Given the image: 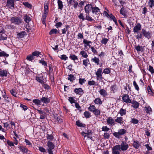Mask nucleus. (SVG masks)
<instances>
[{
	"instance_id": "1",
	"label": "nucleus",
	"mask_w": 154,
	"mask_h": 154,
	"mask_svg": "<svg viewBox=\"0 0 154 154\" xmlns=\"http://www.w3.org/2000/svg\"><path fill=\"white\" fill-rule=\"evenodd\" d=\"M142 35L149 39L151 37L152 33V32L149 31L147 32L146 30L143 29L141 30V33H139L136 35L135 37L138 40L141 39L142 38Z\"/></svg>"
},
{
	"instance_id": "2",
	"label": "nucleus",
	"mask_w": 154,
	"mask_h": 154,
	"mask_svg": "<svg viewBox=\"0 0 154 154\" xmlns=\"http://www.w3.org/2000/svg\"><path fill=\"white\" fill-rule=\"evenodd\" d=\"M10 20L12 23L19 25L22 23V20L20 17L15 16L11 18Z\"/></svg>"
},
{
	"instance_id": "3",
	"label": "nucleus",
	"mask_w": 154,
	"mask_h": 154,
	"mask_svg": "<svg viewBox=\"0 0 154 154\" xmlns=\"http://www.w3.org/2000/svg\"><path fill=\"white\" fill-rule=\"evenodd\" d=\"M48 146V150L49 154H53V149L54 147V145L53 143L51 141H48L47 143Z\"/></svg>"
},
{
	"instance_id": "4",
	"label": "nucleus",
	"mask_w": 154,
	"mask_h": 154,
	"mask_svg": "<svg viewBox=\"0 0 154 154\" xmlns=\"http://www.w3.org/2000/svg\"><path fill=\"white\" fill-rule=\"evenodd\" d=\"M141 29V25L139 23H137V25L135 26L133 28V31L135 33L138 34L139 33Z\"/></svg>"
},
{
	"instance_id": "5",
	"label": "nucleus",
	"mask_w": 154,
	"mask_h": 154,
	"mask_svg": "<svg viewBox=\"0 0 154 154\" xmlns=\"http://www.w3.org/2000/svg\"><path fill=\"white\" fill-rule=\"evenodd\" d=\"M14 0H7L6 6L10 9L14 8Z\"/></svg>"
},
{
	"instance_id": "6",
	"label": "nucleus",
	"mask_w": 154,
	"mask_h": 154,
	"mask_svg": "<svg viewBox=\"0 0 154 154\" xmlns=\"http://www.w3.org/2000/svg\"><path fill=\"white\" fill-rule=\"evenodd\" d=\"M119 151H120V145H118L113 147L112 152L113 154H120Z\"/></svg>"
},
{
	"instance_id": "7",
	"label": "nucleus",
	"mask_w": 154,
	"mask_h": 154,
	"mask_svg": "<svg viewBox=\"0 0 154 154\" xmlns=\"http://www.w3.org/2000/svg\"><path fill=\"white\" fill-rule=\"evenodd\" d=\"M122 101L126 103H131V100L130 99L129 95L127 94H123L122 96Z\"/></svg>"
},
{
	"instance_id": "8",
	"label": "nucleus",
	"mask_w": 154,
	"mask_h": 154,
	"mask_svg": "<svg viewBox=\"0 0 154 154\" xmlns=\"http://www.w3.org/2000/svg\"><path fill=\"white\" fill-rule=\"evenodd\" d=\"M93 7L91 4H88L85 7L84 9L85 12L86 14L89 13L91 11H92Z\"/></svg>"
},
{
	"instance_id": "9",
	"label": "nucleus",
	"mask_w": 154,
	"mask_h": 154,
	"mask_svg": "<svg viewBox=\"0 0 154 154\" xmlns=\"http://www.w3.org/2000/svg\"><path fill=\"white\" fill-rule=\"evenodd\" d=\"M120 149H121L122 151H125L128 148V145L125 142L122 141L121 144Z\"/></svg>"
},
{
	"instance_id": "10",
	"label": "nucleus",
	"mask_w": 154,
	"mask_h": 154,
	"mask_svg": "<svg viewBox=\"0 0 154 154\" xmlns=\"http://www.w3.org/2000/svg\"><path fill=\"white\" fill-rule=\"evenodd\" d=\"M92 12L93 14H95L96 15H98L99 14V13L100 12V9L97 7H94L93 8Z\"/></svg>"
},
{
	"instance_id": "11",
	"label": "nucleus",
	"mask_w": 154,
	"mask_h": 154,
	"mask_svg": "<svg viewBox=\"0 0 154 154\" xmlns=\"http://www.w3.org/2000/svg\"><path fill=\"white\" fill-rule=\"evenodd\" d=\"M114 120L111 117H109L106 120V124L107 125H113L115 124Z\"/></svg>"
},
{
	"instance_id": "12",
	"label": "nucleus",
	"mask_w": 154,
	"mask_h": 154,
	"mask_svg": "<svg viewBox=\"0 0 154 154\" xmlns=\"http://www.w3.org/2000/svg\"><path fill=\"white\" fill-rule=\"evenodd\" d=\"M40 99L41 102L44 103H49L50 101V98L45 97H42Z\"/></svg>"
},
{
	"instance_id": "13",
	"label": "nucleus",
	"mask_w": 154,
	"mask_h": 154,
	"mask_svg": "<svg viewBox=\"0 0 154 154\" xmlns=\"http://www.w3.org/2000/svg\"><path fill=\"white\" fill-rule=\"evenodd\" d=\"M74 92L77 94L79 95H82L84 91L81 88H76L74 90Z\"/></svg>"
},
{
	"instance_id": "14",
	"label": "nucleus",
	"mask_w": 154,
	"mask_h": 154,
	"mask_svg": "<svg viewBox=\"0 0 154 154\" xmlns=\"http://www.w3.org/2000/svg\"><path fill=\"white\" fill-rule=\"evenodd\" d=\"M131 103L132 104L131 106L134 108L137 109L139 107V103L136 101L134 100L132 101H131V103Z\"/></svg>"
},
{
	"instance_id": "15",
	"label": "nucleus",
	"mask_w": 154,
	"mask_h": 154,
	"mask_svg": "<svg viewBox=\"0 0 154 154\" xmlns=\"http://www.w3.org/2000/svg\"><path fill=\"white\" fill-rule=\"evenodd\" d=\"M115 122L120 125H122L123 124L124 122L123 118L122 117H117L115 120Z\"/></svg>"
},
{
	"instance_id": "16",
	"label": "nucleus",
	"mask_w": 154,
	"mask_h": 154,
	"mask_svg": "<svg viewBox=\"0 0 154 154\" xmlns=\"http://www.w3.org/2000/svg\"><path fill=\"white\" fill-rule=\"evenodd\" d=\"M141 143H140L137 141H134L133 144V146L136 149H138L140 146Z\"/></svg>"
},
{
	"instance_id": "17",
	"label": "nucleus",
	"mask_w": 154,
	"mask_h": 154,
	"mask_svg": "<svg viewBox=\"0 0 154 154\" xmlns=\"http://www.w3.org/2000/svg\"><path fill=\"white\" fill-rule=\"evenodd\" d=\"M48 3H45L44 5V14L47 15L48 12Z\"/></svg>"
},
{
	"instance_id": "18",
	"label": "nucleus",
	"mask_w": 154,
	"mask_h": 154,
	"mask_svg": "<svg viewBox=\"0 0 154 154\" xmlns=\"http://www.w3.org/2000/svg\"><path fill=\"white\" fill-rule=\"evenodd\" d=\"M8 74V71L4 70H0V76L2 77L6 76Z\"/></svg>"
},
{
	"instance_id": "19",
	"label": "nucleus",
	"mask_w": 154,
	"mask_h": 154,
	"mask_svg": "<svg viewBox=\"0 0 154 154\" xmlns=\"http://www.w3.org/2000/svg\"><path fill=\"white\" fill-rule=\"evenodd\" d=\"M85 20H86L90 22H92L93 21H95L94 19L91 17L89 15V13L86 14Z\"/></svg>"
},
{
	"instance_id": "20",
	"label": "nucleus",
	"mask_w": 154,
	"mask_h": 154,
	"mask_svg": "<svg viewBox=\"0 0 154 154\" xmlns=\"http://www.w3.org/2000/svg\"><path fill=\"white\" fill-rule=\"evenodd\" d=\"M0 57H8L9 56V54L6 53L5 51H2L0 49Z\"/></svg>"
},
{
	"instance_id": "21",
	"label": "nucleus",
	"mask_w": 154,
	"mask_h": 154,
	"mask_svg": "<svg viewBox=\"0 0 154 154\" xmlns=\"http://www.w3.org/2000/svg\"><path fill=\"white\" fill-rule=\"evenodd\" d=\"M20 150L23 152L27 153L28 151V149L23 146H20L19 147Z\"/></svg>"
},
{
	"instance_id": "22",
	"label": "nucleus",
	"mask_w": 154,
	"mask_h": 154,
	"mask_svg": "<svg viewBox=\"0 0 154 154\" xmlns=\"http://www.w3.org/2000/svg\"><path fill=\"white\" fill-rule=\"evenodd\" d=\"M57 4L58 9L62 10L63 6L62 2L60 0H58L57 1Z\"/></svg>"
},
{
	"instance_id": "23",
	"label": "nucleus",
	"mask_w": 154,
	"mask_h": 154,
	"mask_svg": "<svg viewBox=\"0 0 154 154\" xmlns=\"http://www.w3.org/2000/svg\"><path fill=\"white\" fill-rule=\"evenodd\" d=\"M24 20L26 23H28L31 20V18L30 17L28 16L27 15H26L23 17Z\"/></svg>"
},
{
	"instance_id": "24",
	"label": "nucleus",
	"mask_w": 154,
	"mask_h": 154,
	"mask_svg": "<svg viewBox=\"0 0 154 154\" xmlns=\"http://www.w3.org/2000/svg\"><path fill=\"white\" fill-rule=\"evenodd\" d=\"M126 110L125 109H124L123 108H121L119 112L121 116H123L126 114Z\"/></svg>"
},
{
	"instance_id": "25",
	"label": "nucleus",
	"mask_w": 154,
	"mask_h": 154,
	"mask_svg": "<svg viewBox=\"0 0 154 154\" xmlns=\"http://www.w3.org/2000/svg\"><path fill=\"white\" fill-rule=\"evenodd\" d=\"M120 14L124 16H126V15L127 12L124 8H122L120 11Z\"/></svg>"
},
{
	"instance_id": "26",
	"label": "nucleus",
	"mask_w": 154,
	"mask_h": 154,
	"mask_svg": "<svg viewBox=\"0 0 154 154\" xmlns=\"http://www.w3.org/2000/svg\"><path fill=\"white\" fill-rule=\"evenodd\" d=\"M26 32L25 31H22L21 32L18 33L17 35L18 37V38H22L24 37Z\"/></svg>"
},
{
	"instance_id": "27",
	"label": "nucleus",
	"mask_w": 154,
	"mask_h": 154,
	"mask_svg": "<svg viewBox=\"0 0 154 154\" xmlns=\"http://www.w3.org/2000/svg\"><path fill=\"white\" fill-rule=\"evenodd\" d=\"M100 93L103 97L106 96L107 94L106 91L103 89H101L100 91Z\"/></svg>"
},
{
	"instance_id": "28",
	"label": "nucleus",
	"mask_w": 154,
	"mask_h": 154,
	"mask_svg": "<svg viewBox=\"0 0 154 154\" xmlns=\"http://www.w3.org/2000/svg\"><path fill=\"white\" fill-rule=\"evenodd\" d=\"M92 112L95 116H98L100 115V111L99 109H98L97 108H96L94 110V111Z\"/></svg>"
},
{
	"instance_id": "29",
	"label": "nucleus",
	"mask_w": 154,
	"mask_h": 154,
	"mask_svg": "<svg viewBox=\"0 0 154 154\" xmlns=\"http://www.w3.org/2000/svg\"><path fill=\"white\" fill-rule=\"evenodd\" d=\"M32 102L35 105H41V99L40 100L37 99H34L33 100Z\"/></svg>"
},
{
	"instance_id": "30",
	"label": "nucleus",
	"mask_w": 154,
	"mask_h": 154,
	"mask_svg": "<svg viewBox=\"0 0 154 154\" xmlns=\"http://www.w3.org/2000/svg\"><path fill=\"white\" fill-rule=\"evenodd\" d=\"M94 103L97 104L101 105L102 102L101 99L99 98H97L95 99L94 101Z\"/></svg>"
},
{
	"instance_id": "31",
	"label": "nucleus",
	"mask_w": 154,
	"mask_h": 154,
	"mask_svg": "<svg viewBox=\"0 0 154 154\" xmlns=\"http://www.w3.org/2000/svg\"><path fill=\"white\" fill-rule=\"evenodd\" d=\"M75 78L74 77L73 75L70 74L68 75V79L69 80L70 82H73V81L75 80Z\"/></svg>"
},
{
	"instance_id": "32",
	"label": "nucleus",
	"mask_w": 154,
	"mask_h": 154,
	"mask_svg": "<svg viewBox=\"0 0 154 154\" xmlns=\"http://www.w3.org/2000/svg\"><path fill=\"white\" fill-rule=\"evenodd\" d=\"M59 32L56 29H52L49 32V34L51 35L54 34L59 33Z\"/></svg>"
},
{
	"instance_id": "33",
	"label": "nucleus",
	"mask_w": 154,
	"mask_h": 154,
	"mask_svg": "<svg viewBox=\"0 0 154 154\" xmlns=\"http://www.w3.org/2000/svg\"><path fill=\"white\" fill-rule=\"evenodd\" d=\"M76 125L80 127H84L85 126V124L82 123L79 121H76Z\"/></svg>"
},
{
	"instance_id": "34",
	"label": "nucleus",
	"mask_w": 154,
	"mask_h": 154,
	"mask_svg": "<svg viewBox=\"0 0 154 154\" xmlns=\"http://www.w3.org/2000/svg\"><path fill=\"white\" fill-rule=\"evenodd\" d=\"M70 28L69 26L66 25L65 26V28L61 30L62 33L63 34H65L66 33V32L68 31V30Z\"/></svg>"
},
{
	"instance_id": "35",
	"label": "nucleus",
	"mask_w": 154,
	"mask_h": 154,
	"mask_svg": "<svg viewBox=\"0 0 154 154\" xmlns=\"http://www.w3.org/2000/svg\"><path fill=\"white\" fill-rule=\"evenodd\" d=\"M34 58L35 57L33 56L32 54H29L28 55L26 58V59L27 60L30 61H32V60H34Z\"/></svg>"
},
{
	"instance_id": "36",
	"label": "nucleus",
	"mask_w": 154,
	"mask_h": 154,
	"mask_svg": "<svg viewBox=\"0 0 154 154\" xmlns=\"http://www.w3.org/2000/svg\"><path fill=\"white\" fill-rule=\"evenodd\" d=\"M36 80L38 82H39L42 85L45 83L42 80V78L41 77H36Z\"/></svg>"
},
{
	"instance_id": "37",
	"label": "nucleus",
	"mask_w": 154,
	"mask_h": 154,
	"mask_svg": "<svg viewBox=\"0 0 154 154\" xmlns=\"http://www.w3.org/2000/svg\"><path fill=\"white\" fill-rule=\"evenodd\" d=\"M126 131L124 129H120L118 131V133L120 135H123L126 133Z\"/></svg>"
},
{
	"instance_id": "38",
	"label": "nucleus",
	"mask_w": 154,
	"mask_h": 154,
	"mask_svg": "<svg viewBox=\"0 0 154 154\" xmlns=\"http://www.w3.org/2000/svg\"><path fill=\"white\" fill-rule=\"evenodd\" d=\"M80 54L81 55L82 57L87 58L88 57V55L85 51H82L80 52Z\"/></svg>"
},
{
	"instance_id": "39",
	"label": "nucleus",
	"mask_w": 154,
	"mask_h": 154,
	"mask_svg": "<svg viewBox=\"0 0 154 154\" xmlns=\"http://www.w3.org/2000/svg\"><path fill=\"white\" fill-rule=\"evenodd\" d=\"M83 65L86 67L88 66V64H90L88 59L87 58L86 59L83 60Z\"/></svg>"
},
{
	"instance_id": "40",
	"label": "nucleus",
	"mask_w": 154,
	"mask_h": 154,
	"mask_svg": "<svg viewBox=\"0 0 154 154\" xmlns=\"http://www.w3.org/2000/svg\"><path fill=\"white\" fill-rule=\"evenodd\" d=\"M91 60L95 63H96L97 65L99 64V60L98 58H97L96 57H94L93 58H92Z\"/></svg>"
},
{
	"instance_id": "41",
	"label": "nucleus",
	"mask_w": 154,
	"mask_h": 154,
	"mask_svg": "<svg viewBox=\"0 0 154 154\" xmlns=\"http://www.w3.org/2000/svg\"><path fill=\"white\" fill-rule=\"evenodd\" d=\"M47 15H43L42 18V23L43 24L45 25V26H46L45 21Z\"/></svg>"
},
{
	"instance_id": "42",
	"label": "nucleus",
	"mask_w": 154,
	"mask_h": 154,
	"mask_svg": "<svg viewBox=\"0 0 154 154\" xmlns=\"http://www.w3.org/2000/svg\"><path fill=\"white\" fill-rule=\"evenodd\" d=\"M23 4L26 7L31 8L32 7V5L31 4L29 3L28 2H23Z\"/></svg>"
},
{
	"instance_id": "43",
	"label": "nucleus",
	"mask_w": 154,
	"mask_h": 154,
	"mask_svg": "<svg viewBox=\"0 0 154 154\" xmlns=\"http://www.w3.org/2000/svg\"><path fill=\"white\" fill-rule=\"evenodd\" d=\"M84 115L86 118H89L91 116L90 113L89 111H85L84 113Z\"/></svg>"
},
{
	"instance_id": "44",
	"label": "nucleus",
	"mask_w": 154,
	"mask_h": 154,
	"mask_svg": "<svg viewBox=\"0 0 154 154\" xmlns=\"http://www.w3.org/2000/svg\"><path fill=\"white\" fill-rule=\"evenodd\" d=\"M96 108L94 105H91L88 109L90 111L92 112L94 111V110Z\"/></svg>"
},
{
	"instance_id": "45",
	"label": "nucleus",
	"mask_w": 154,
	"mask_h": 154,
	"mask_svg": "<svg viewBox=\"0 0 154 154\" xmlns=\"http://www.w3.org/2000/svg\"><path fill=\"white\" fill-rule=\"evenodd\" d=\"M95 74L96 76L102 75V69L101 68L98 69L97 72H96Z\"/></svg>"
},
{
	"instance_id": "46",
	"label": "nucleus",
	"mask_w": 154,
	"mask_h": 154,
	"mask_svg": "<svg viewBox=\"0 0 154 154\" xmlns=\"http://www.w3.org/2000/svg\"><path fill=\"white\" fill-rule=\"evenodd\" d=\"M110 72V68H106L105 69H104L103 71V73L108 74H109Z\"/></svg>"
},
{
	"instance_id": "47",
	"label": "nucleus",
	"mask_w": 154,
	"mask_h": 154,
	"mask_svg": "<svg viewBox=\"0 0 154 154\" xmlns=\"http://www.w3.org/2000/svg\"><path fill=\"white\" fill-rule=\"evenodd\" d=\"M41 54V52L37 51H35L34 52L32 53V54L33 56L35 57V56L36 57H38Z\"/></svg>"
},
{
	"instance_id": "48",
	"label": "nucleus",
	"mask_w": 154,
	"mask_h": 154,
	"mask_svg": "<svg viewBox=\"0 0 154 154\" xmlns=\"http://www.w3.org/2000/svg\"><path fill=\"white\" fill-rule=\"evenodd\" d=\"M153 0H149L148 4L150 8H152L154 5Z\"/></svg>"
},
{
	"instance_id": "49",
	"label": "nucleus",
	"mask_w": 154,
	"mask_h": 154,
	"mask_svg": "<svg viewBox=\"0 0 154 154\" xmlns=\"http://www.w3.org/2000/svg\"><path fill=\"white\" fill-rule=\"evenodd\" d=\"M69 58L71 59L72 60H78L77 57L74 54L70 55L69 57Z\"/></svg>"
},
{
	"instance_id": "50",
	"label": "nucleus",
	"mask_w": 154,
	"mask_h": 154,
	"mask_svg": "<svg viewBox=\"0 0 154 154\" xmlns=\"http://www.w3.org/2000/svg\"><path fill=\"white\" fill-rule=\"evenodd\" d=\"M86 82L85 79H82L80 78L79 79V83L80 85H82L84 83Z\"/></svg>"
},
{
	"instance_id": "51",
	"label": "nucleus",
	"mask_w": 154,
	"mask_h": 154,
	"mask_svg": "<svg viewBox=\"0 0 154 154\" xmlns=\"http://www.w3.org/2000/svg\"><path fill=\"white\" fill-rule=\"evenodd\" d=\"M135 48L137 50V51L138 52L140 51H141V50H142L143 47L142 46H140L139 45L137 46H136L135 47Z\"/></svg>"
},
{
	"instance_id": "52",
	"label": "nucleus",
	"mask_w": 154,
	"mask_h": 154,
	"mask_svg": "<svg viewBox=\"0 0 154 154\" xmlns=\"http://www.w3.org/2000/svg\"><path fill=\"white\" fill-rule=\"evenodd\" d=\"M108 39L106 38H103L102 39L100 42L102 44L106 45Z\"/></svg>"
},
{
	"instance_id": "53",
	"label": "nucleus",
	"mask_w": 154,
	"mask_h": 154,
	"mask_svg": "<svg viewBox=\"0 0 154 154\" xmlns=\"http://www.w3.org/2000/svg\"><path fill=\"white\" fill-rule=\"evenodd\" d=\"M111 19H112L116 24L117 23V20L116 17L112 14L109 16Z\"/></svg>"
},
{
	"instance_id": "54",
	"label": "nucleus",
	"mask_w": 154,
	"mask_h": 154,
	"mask_svg": "<svg viewBox=\"0 0 154 154\" xmlns=\"http://www.w3.org/2000/svg\"><path fill=\"white\" fill-rule=\"evenodd\" d=\"M60 58L62 60H66L68 59V57H66V55L63 54L60 55Z\"/></svg>"
},
{
	"instance_id": "55",
	"label": "nucleus",
	"mask_w": 154,
	"mask_h": 154,
	"mask_svg": "<svg viewBox=\"0 0 154 154\" xmlns=\"http://www.w3.org/2000/svg\"><path fill=\"white\" fill-rule=\"evenodd\" d=\"M146 112L147 113H149L150 112H152V109L149 106L148 107H145Z\"/></svg>"
},
{
	"instance_id": "56",
	"label": "nucleus",
	"mask_w": 154,
	"mask_h": 154,
	"mask_svg": "<svg viewBox=\"0 0 154 154\" xmlns=\"http://www.w3.org/2000/svg\"><path fill=\"white\" fill-rule=\"evenodd\" d=\"M133 85L134 86L135 89L137 91H138L139 90V88L138 85L137 84L136 82L135 81L133 82Z\"/></svg>"
},
{
	"instance_id": "57",
	"label": "nucleus",
	"mask_w": 154,
	"mask_h": 154,
	"mask_svg": "<svg viewBox=\"0 0 154 154\" xmlns=\"http://www.w3.org/2000/svg\"><path fill=\"white\" fill-rule=\"evenodd\" d=\"M131 122L134 124H137L138 123L139 121L136 119L133 118L131 119Z\"/></svg>"
},
{
	"instance_id": "58",
	"label": "nucleus",
	"mask_w": 154,
	"mask_h": 154,
	"mask_svg": "<svg viewBox=\"0 0 154 154\" xmlns=\"http://www.w3.org/2000/svg\"><path fill=\"white\" fill-rule=\"evenodd\" d=\"M83 14V13H81L78 16L79 18L80 19H82V21H84L85 20V18L84 17Z\"/></svg>"
},
{
	"instance_id": "59",
	"label": "nucleus",
	"mask_w": 154,
	"mask_h": 154,
	"mask_svg": "<svg viewBox=\"0 0 154 154\" xmlns=\"http://www.w3.org/2000/svg\"><path fill=\"white\" fill-rule=\"evenodd\" d=\"M148 92L149 94L152 95L153 94V92L152 91L150 87L149 86H148L147 88Z\"/></svg>"
},
{
	"instance_id": "60",
	"label": "nucleus",
	"mask_w": 154,
	"mask_h": 154,
	"mask_svg": "<svg viewBox=\"0 0 154 154\" xmlns=\"http://www.w3.org/2000/svg\"><path fill=\"white\" fill-rule=\"evenodd\" d=\"M83 42L87 46H89V43H91V42L90 41H87V40L85 39H84Z\"/></svg>"
},
{
	"instance_id": "61",
	"label": "nucleus",
	"mask_w": 154,
	"mask_h": 154,
	"mask_svg": "<svg viewBox=\"0 0 154 154\" xmlns=\"http://www.w3.org/2000/svg\"><path fill=\"white\" fill-rule=\"evenodd\" d=\"M148 70L150 72L151 74L154 73V70L153 67L152 66L150 65L149 66Z\"/></svg>"
},
{
	"instance_id": "62",
	"label": "nucleus",
	"mask_w": 154,
	"mask_h": 154,
	"mask_svg": "<svg viewBox=\"0 0 154 154\" xmlns=\"http://www.w3.org/2000/svg\"><path fill=\"white\" fill-rule=\"evenodd\" d=\"M69 100L71 103H75V100L71 97H69Z\"/></svg>"
},
{
	"instance_id": "63",
	"label": "nucleus",
	"mask_w": 154,
	"mask_h": 154,
	"mask_svg": "<svg viewBox=\"0 0 154 154\" xmlns=\"http://www.w3.org/2000/svg\"><path fill=\"white\" fill-rule=\"evenodd\" d=\"M102 131H108L109 130V128H108L106 126H103L102 127Z\"/></svg>"
},
{
	"instance_id": "64",
	"label": "nucleus",
	"mask_w": 154,
	"mask_h": 154,
	"mask_svg": "<svg viewBox=\"0 0 154 154\" xmlns=\"http://www.w3.org/2000/svg\"><path fill=\"white\" fill-rule=\"evenodd\" d=\"M47 135V139L52 140L54 139L53 136L52 135L48 134Z\"/></svg>"
}]
</instances>
